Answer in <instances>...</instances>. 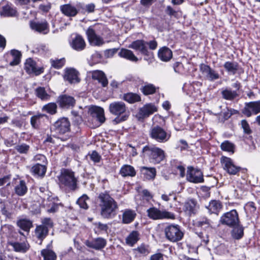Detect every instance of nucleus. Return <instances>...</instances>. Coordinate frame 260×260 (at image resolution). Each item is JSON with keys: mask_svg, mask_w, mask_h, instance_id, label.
<instances>
[{"mask_svg": "<svg viewBox=\"0 0 260 260\" xmlns=\"http://www.w3.org/2000/svg\"><path fill=\"white\" fill-rule=\"evenodd\" d=\"M98 202L102 217L112 219L117 215L118 203L108 192L100 193L98 197Z\"/></svg>", "mask_w": 260, "mask_h": 260, "instance_id": "nucleus-1", "label": "nucleus"}, {"mask_svg": "<svg viewBox=\"0 0 260 260\" xmlns=\"http://www.w3.org/2000/svg\"><path fill=\"white\" fill-rule=\"evenodd\" d=\"M108 109L110 114L115 116L113 121L116 124L126 121L130 115L128 107L122 101L111 103Z\"/></svg>", "mask_w": 260, "mask_h": 260, "instance_id": "nucleus-2", "label": "nucleus"}, {"mask_svg": "<svg viewBox=\"0 0 260 260\" xmlns=\"http://www.w3.org/2000/svg\"><path fill=\"white\" fill-rule=\"evenodd\" d=\"M144 157L147 158L153 164H159L165 158L164 151L159 147L154 146L146 145L142 149Z\"/></svg>", "mask_w": 260, "mask_h": 260, "instance_id": "nucleus-3", "label": "nucleus"}, {"mask_svg": "<svg viewBox=\"0 0 260 260\" xmlns=\"http://www.w3.org/2000/svg\"><path fill=\"white\" fill-rule=\"evenodd\" d=\"M60 184L70 190L74 191L77 188V178L71 170L64 169L59 177Z\"/></svg>", "mask_w": 260, "mask_h": 260, "instance_id": "nucleus-4", "label": "nucleus"}, {"mask_svg": "<svg viewBox=\"0 0 260 260\" xmlns=\"http://www.w3.org/2000/svg\"><path fill=\"white\" fill-rule=\"evenodd\" d=\"M164 234L167 240L171 242H177L182 239L184 233L178 224H171L164 228Z\"/></svg>", "mask_w": 260, "mask_h": 260, "instance_id": "nucleus-5", "label": "nucleus"}, {"mask_svg": "<svg viewBox=\"0 0 260 260\" xmlns=\"http://www.w3.org/2000/svg\"><path fill=\"white\" fill-rule=\"evenodd\" d=\"M148 217L152 220H161L164 219H174V213L163 209L160 210L155 207H152L147 210Z\"/></svg>", "mask_w": 260, "mask_h": 260, "instance_id": "nucleus-6", "label": "nucleus"}, {"mask_svg": "<svg viewBox=\"0 0 260 260\" xmlns=\"http://www.w3.org/2000/svg\"><path fill=\"white\" fill-rule=\"evenodd\" d=\"M239 214L235 209L224 213L220 217L219 223L228 227L236 225L240 222Z\"/></svg>", "mask_w": 260, "mask_h": 260, "instance_id": "nucleus-7", "label": "nucleus"}, {"mask_svg": "<svg viewBox=\"0 0 260 260\" xmlns=\"http://www.w3.org/2000/svg\"><path fill=\"white\" fill-rule=\"evenodd\" d=\"M149 135L151 139L159 143H165L171 137V134L168 133L162 127L159 125L152 127L150 130Z\"/></svg>", "mask_w": 260, "mask_h": 260, "instance_id": "nucleus-8", "label": "nucleus"}, {"mask_svg": "<svg viewBox=\"0 0 260 260\" xmlns=\"http://www.w3.org/2000/svg\"><path fill=\"white\" fill-rule=\"evenodd\" d=\"M52 128L56 133L62 135L70 131V122L67 118L62 117L54 122Z\"/></svg>", "mask_w": 260, "mask_h": 260, "instance_id": "nucleus-9", "label": "nucleus"}, {"mask_svg": "<svg viewBox=\"0 0 260 260\" xmlns=\"http://www.w3.org/2000/svg\"><path fill=\"white\" fill-rule=\"evenodd\" d=\"M221 163L223 169L230 175H237L241 170V168L235 165L233 160L229 157L222 156L221 158Z\"/></svg>", "mask_w": 260, "mask_h": 260, "instance_id": "nucleus-10", "label": "nucleus"}, {"mask_svg": "<svg viewBox=\"0 0 260 260\" xmlns=\"http://www.w3.org/2000/svg\"><path fill=\"white\" fill-rule=\"evenodd\" d=\"M186 179L190 182L195 183H201L204 181L203 175L201 171L195 169L192 166L187 167Z\"/></svg>", "mask_w": 260, "mask_h": 260, "instance_id": "nucleus-11", "label": "nucleus"}, {"mask_svg": "<svg viewBox=\"0 0 260 260\" xmlns=\"http://www.w3.org/2000/svg\"><path fill=\"white\" fill-rule=\"evenodd\" d=\"M260 113V100L245 103L242 113L248 117Z\"/></svg>", "mask_w": 260, "mask_h": 260, "instance_id": "nucleus-12", "label": "nucleus"}, {"mask_svg": "<svg viewBox=\"0 0 260 260\" xmlns=\"http://www.w3.org/2000/svg\"><path fill=\"white\" fill-rule=\"evenodd\" d=\"M200 70L206 79L210 81H213L219 78L218 73L212 69L209 66L202 63L200 66Z\"/></svg>", "mask_w": 260, "mask_h": 260, "instance_id": "nucleus-13", "label": "nucleus"}, {"mask_svg": "<svg viewBox=\"0 0 260 260\" xmlns=\"http://www.w3.org/2000/svg\"><path fill=\"white\" fill-rule=\"evenodd\" d=\"M157 111V108L154 104H147L139 109L137 117L139 120L143 119L148 117Z\"/></svg>", "mask_w": 260, "mask_h": 260, "instance_id": "nucleus-14", "label": "nucleus"}, {"mask_svg": "<svg viewBox=\"0 0 260 260\" xmlns=\"http://www.w3.org/2000/svg\"><path fill=\"white\" fill-rule=\"evenodd\" d=\"M57 103L61 108L70 109L75 106L76 100L74 97L66 94H63L60 95L58 97Z\"/></svg>", "mask_w": 260, "mask_h": 260, "instance_id": "nucleus-15", "label": "nucleus"}, {"mask_svg": "<svg viewBox=\"0 0 260 260\" xmlns=\"http://www.w3.org/2000/svg\"><path fill=\"white\" fill-rule=\"evenodd\" d=\"M24 69L28 74H34L38 76L44 72L43 67H37L35 61L32 58H29L26 60L24 64Z\"/></svg>", "mask_w": 260, "mask_h": 260, "instance_id": "nucleus-16", "label": "nucleus"}, {"mask_svg": "<svg viewBox=\"0 0 260 260\" xmlns=\"http://www.w3.org/2000/svg\"><path fill=\"white\" fill-rule=\"evenodd\" d=\"M30 28L36 31L43 35L49 32V25L46 20L38 21H31L29 22Z\"/></svg>", "mask_w": 260, "mask_h": 260, "instance_id": "nucleus-17", "label": "nucleus"}, {"mask_svg": "<svg viewBox=\"0 0 260 260\" xmlns=\"http://www.w3.org/2000/svg\"><path fill=\"white\" fill-rule=\"evenodd\" d=\"M70 45L72 48L77 51L84 50L86 47L85 42L83 37L78 34L72 35L70 41Z\"/></svg>", "mask_w": 260, "mask_h": 260, "instance_id": "nucleus-18", "label": "nucleus"}, {"mask_svg": "<svg viewBox=\"0 0 260 260\" xmlns=\"http://www.w3.org/2000/svg\"><path fill=\"white\" fill-rule=\"evenodd\" d=\"M7 244L11 246L15 252L22 253H26L30 248L29 244L26 240L19 242L9 240L7 242Z\"/></svg>", "mask_w": 260, "mask_h": 260, "instance_id": "nucleus-19", "label": "nucleus"}, {"mask_svg": "<svg viewBox=\"0 0 260 260\" xmlns=\"http://www.w3.org/2000/svg\"><path fill=\"white\" fill-rule=\"evenodd\" d=\"M86 34L89 42L94 46H100L104 43V40L102 37L97 35L91 26L88 28Z\"/></svg>", "mask_w": 260, "mask_h": 260, "instance_id": "nucleus-20", "label": "nucleus"}, {"mask_svg": "<svg viewBox=\"0 0 260 260\" xmlns=\"http://www.w3.org/2000/svg\"><path fill=\"white\" fill-rule=\"evenodd\" d=\"M78 72L73 68L66 69L64 70L63 79L70 84L79 83L80 81L78 77Z\"/></svg>", "mask_w": 260, "mask_h": 260, "instance_id": "nucleus-21", "label": "nucleus"}, {"mask_svg": "<svg viewBox=\"0 0 260 260\" xmlns=\"http://www.w3.org/2000/svg\"><path fill=\"white\" fill-rule=\"evenodd\" d=\"M84 243L88 247L99 250L106 246L107 241L103 238H97L92 240H86Z\"/></svg>", "mask_w": 260, "mask_h": 260, "instance_id": "nucleus-22", "label": "nucleus"}, {"mask_svg": "<svg viewBox=\"0 0 260 260\" xmlns=\"http://www.w3.org/2000/svg\"><path fill=\"white\" fill-rule=\"evenodd\" d=\"M89 113L91 117L96 119L100 124L105 122V117L103 108L98 106H93L89 109Z\"/></svg>", "mask_w": 260, "mask_h": 260, "instance_id": "nucleus-23", "label": "nucleus"}, {"mask_svg": "<svg viewBox=\"0 0 260 260\" xmlns=\"http://www.w3.org/2000/svg\"><path fill=\"white\" fill-rule=\"evenodd\" d=\"M222 204L219 200H211L205 208L208 210L209 214H215L218 215L222 208Z\"/></svg>", "mask_w": 260, "mask_h": 260, "instance_id": "nucleus-24", "label": "nucleus"}, {"mask_svg": "<svg viewBox=\"0 0 260 260\" xmlns=\"http://www.w3.org/2000/svg\"><path fill=\"white\" fill-rule=\"evenodd\" d=\"M49 229L44 225H37L35 230V235L39 241V244L41 245L44 239L48 236Z\"/></svg>", "mask_w": 260, "mask_h": 260, "instance_id": "nucleus-25", "label": "nucleus"}, {"mask_svg": "<svg viewBox=\"0 0 260 260\" xmlns=\"http://www.w3.org/2000/svg\"><path fill=\"white\" fill-rule=\"evenodd\" d=\"M60 10L62 14L68 17H74L78 13L77 8L69 4L60 6Z\"/></svg>", "mask_w": 260, "mask_h": 260, "instance_id": "nucleus-26", "label": "nucleus"}, {"mask_svg": "<svg viewBox=\"0 0 260 260\" xmlns=\"http://www.w3.org/2000/svg\"><path fill=\"white\" fill-rule=\"evenodd\" d=\"M137 216L135 210L130 209H125L122 215V222L124 224H129L132 222Z\"/></svg>", "mask_w": 260, "mask_h": 260, "instance_id": "nucleus-27", "label": "nucleus"}, {"mask_svg": "<svg viewBox=\"0 0 260 260\" xmlns=\"http://www.w3.org/2000/svg\"><path fill=\"white\" fill-rule=\"evenodd\" d=\"M92 78L96 80L101 83L103 87H105L108 85V81L105 74L102 71L96 70L92 72Z\"/></svg>", "mask_w": 260, "mask_h": 260, "instance_id": "nucleus-28", "label": "nucleus"}, {"mask_svg": "<svg viewBox=\"0 0 260 260\" xmlns=\"http://www.w3.org/2000/svg\"><path fill=\"white\" fill-rule=\"evenodd\" d=\"M183 209L185 212L189 216L195 214L197 212V202L193 199L187 200L184 203Z\"/></svg>", "mask_w": 260, "mask_h": 260, "instance_id": "nucleus-29", "label": "nucleus"}, {"mask_svg": "<svg viewBox=\"0 0 260 260\" xmlns=\"http://www.w3.org/2000/svg\"><path fill=\"white\" fill-rule=\"evenodd\" d=\"M0 13L1 16L4 17H15L17 15L16 9L12 4H7L3 6Z\"/></svg>", "mask_w": 260, "mask_h": 260, "instance_id": "nucleus-30", "label": "nucleus"}, {"mask_svg": "<svg viewBox=\"0 0 260 260\" xmlns=\"http://www.w3.org/2000/svg\"><path fill=\"white\" fill-rule=\"evenodd\" d=\"M158 56L161 60L168 61L172 58V51L167 47H162L158 51Z\"/></svg>", "mask_w": 260, "mask_h": 260, "instance_id": "nucleus-31", "label": "nucleus"}, {"mask_svg": "<svg viewBox=\"0 0 260 260\" xmlns=\"http://www.w3.org/2000/svg\"><path fill=\"white\" fill-rule=\"evenodd\" d=\"M230 228H232L231 234L233 238L239 240L243 237L244 228L241 224L240 222L237 223L236 225L231 226Z\"/></svg>", "mask_w": 260, "mask_h": 260, "instance_id": "nucleus-32", "label": "nucleus"}, {"mask_svg": "<svg viewBox=\"0 0 260 260\" xmlns=\"http://www.w3.org/2000/svg\"><path fill=\"white\" fill-rule=\"evenodd\" d=\"M222 98L226 100L233 101L239 96L237 90H232L229 87L222 88L221 91Z\"/></svg>", "mask_w": 260, "mask_h": 260, "instance_id": "nucleus-33", "label": "nucleus"}, {"mask_svg": "<svg viewBox=\"0 0 260 260\" xmlns=\"http://www.w3.org/2000/svg\"><path fill=\"white\" fill-rule=\"evenodd\" d=\"M46 165L45 164H41L39 162L37 163L31 167L30 171L35 176L43 177L46 172Z\"/></svg>", "mask_w": 260, "mask_h": 260, "instance_id": "nucleus-34", "label": "nucleus"}, {"mask_svg": "<svg viewBox=\"0 0 260 260\" xmlns=\"http://www.w3.org/2000/svg\"><path fill=\"white\" fill-rule=\"evenodd\" d=\"M14 190L15 193L18 196H24L27 192L28 188L26 182L23 180H20L14 186Z\"/></svg>", "mask_w": 260, "mask_h": 260, "instance_id": "nucleus-35", "label": "nucleus"}, {"mask_svg": "<svg viewBox=\"0 0 260 260\" xmlns=\"http://www.w3.org/2000/svg\"><path fill=\"white\" fill-rule=\"evenodd\" d=\"M118 55L120 57L131 61L137 62L138 60V58L135 55L133 51L127 49L122 48L119 52Z\"/></svg>", "mask_w": 260, "mask_h": 260, "instance_id": "nucleus-36", "label": "nucleus"}, {"mask_svg": "<svg viewBox=\"0 0 260 260\" xmlns=\"http://www.w3.org/2000/svg\"><path fill=\"white\" fill-rule=\"evenodd\" d=\"M119 174L124 177L127 176L134 177L136 174V172L133 166L124 165L121 167Z\"/></svg>", "mask_w": 260, "mask_h": 260, "instance_id": "nucleus-37", "label": "nucleus"}, {"mask_svg": "<svg viewBox=\"0 0 260 260\" xmlns=\"http://www.w3.org/2000/svg\"><path fill=\"white\" fill-rule=\"evenodd\" d=\"M140 233L137 231H133L126 238L125 242L129 246H133L140 239Z\"/></svg>", "mask_w": 260, "mask_h": 260, "instance_id": "nucleus-38", "label": "nucleus"}, {"mask_svg": "<svg viewBox=\"0 0 260 260\" xmlns=\"http://www.w3.org/2000/svg\"><path fill=\"white\" fill-rule=\"evenodd\" d=\"M122 99L129 104L139 102L141 100V96L139 94L133 92L124 93L123 95Z\"/></svg>", "mask_w": 260, "mask_h": 260, "instance_id": "nucleus-39", "label": "nucleus"}, {"mask_svg": "<svg viewBox=\"0 0 260 260\" xmlns=\"http://www.w3.org/2000/svg\"><path fill=\"white\" fill-rule=\"evenodd\" d=\"M41 254L43 257V260H56V254L51 249L48 248L43 249L41 251Z\"/></svg>", "mask_w": 260, "mask_h": 260, "instance_id": "nucleus-40", "label": "nucleus"}, {"mask_svg": "<svg viewBox=\"0 0 260 260\" xmlns=\"http://www.w3.org/2000/svg\"><path fill=\"white\" fill-rule=\"evenodd\" d=\"M225 70L232 75H235L238 70L239 64L235 61H226L223 64Z\"/></svg>", "mask_w": 260, "mask_h": 260, "instance_id": "nucleus-41", "label": "nucleus"}, {"mask_svg": "<svg viewBox=\"0 0 260 260\" xmlns=\"http://www.w3.org/2000/svg\"><path fill=\"white\" fill-rule=\"evenodd\" d=\"M140 171L147 179H153L156 176V172L154 168L142 167L141 168Z\"/></svg>", "mask_w": 260, "mask_h": 260, "instance_id": "nucleus-42", "label": "nucleus"}, {"mask_svg": "<svg viewBox=\"0 0 260 260\" xmlns=\"http://www.w3.org/2000/svg\"><path fill=\"white\" fill-rule=\"evenodd\" d=\"M17 224L21 229L28 232L32 226V221L27 219L19 220L17 222Z\"/></svg>", "mask_w": 260, "mask_h": 260, "instance_id": "nucleus-43", "label": "nucleus"}, {"mask_svg": "<svg viewBox=\"0 0 260 260\" xmlns=\"http://www.w3.org/2000/svg\"><path fill=\"white\" fill-rule=\"evenodd\" d=\"M35 94L36 96L43 101L48 100L50 96L47 93L44 87H39L35 89Z\"/></svg>", "mask_w": 260, "mask_h": 260, "instance_id": "nucleus-44", "label": "nucleus"}, {"mask_svg": "<svg viewBox=\"0 0 260 260\" xmlns=\"http://www.w3.org/2000/svg\"><path fill=\"white\" fill-rule=\"evenodd\" d=\"M45 116L44 114H38L32 116L30 118V124L31 126L35 128L38 129L41 123V119Z\"/></svg>", "mask_w": 260, "mask_h": 260, "instance_id": "nucleus-45", "label": "nucleus"}, {"mask_svg": "<svg viewBox=\"0 0 260 260\" xmlns=\"http://www.w3.org/2000/svg\"><path fill=\"white\" fill-rule=\"evenodd\" d=\"M136 254L139 256H146L149 253L148 247L144 244H142L137 248L134 249Z\"/></svg>", "mask_w": 260, "mask_h": 260, "instance_id": "nucleus-46", "label": "nucleus"}, {"mask_svg": "<svg viewBox=\"0 0 260 260\" xmlns=\"http://www.w3.org/2000/svg\"><path fill=\"white\" fill-rule=\"evenodd\" d=\"M221 149L224 151L234 153L235 146L229 141H224L220 145Z\"/></svg>", "mask_w": 260, "mask_h": 260, "instance_id": "nucleus-47", "label": "nucleus"}, {"mask_svg": "<svg viewBox=\"0 0 260 260\" xmlns=\"http://www.w3.org/2000/svg\"><path fill=\"white\" fill-rule=\"evenodd\" d=\"M89 200V198L86 194H83L80 197L77 201V203L81 208L84 209H87L88 208V205L87 203V201Z\"/></svg>", "mask_w": 260, "mask_h": 260, "instance_id": "nucleus-48", "label": "nucleus"}, {"mask_svg": "<svg viewBox=\"0 0 260 260\" xmlns=\"http://www.w3.org/2000/svg\"><path fill=\"white\" fill-rule=\"evenodd\" d=\"M141 89L142 92L145 95L152 94L156 91V87L151 84L145 85Z\"/></svg>", "mask_w": 260, "mask_h": 260, "instance_id": "nucleus-49", "label": "nucleus"}, {"mask_svg": "<svg viewBox=\"0 0 260 260\" xmlns=\"http://www.w3.org/2000/svg\"><path fill=\"white\" fill-rule=\"evenodd\" d=\"M42 109L50 114H54L56 113L57 105L54 103H50L44 105Z\"/></svg>", "mask_w": 260, "mask_h": 260, "instance_id": "nucleus-50", "label": "nucleus"}, {"mask_svg": "<svg viewBox=\"0 0 260 260\" xmlns=\"http://www.w3.org/2000/svg\"><path fill=\"white\" fill-rule=\"evenodd\" d=\"M29 148L30 146L25 143H21L15 147V150L20 154H27Z\"/></svg>", "mask_w": 260, "mask_h": 260, "instance_id": "nucleus-51", "label": "nucleus"}, {"mask_svg": "<svg viewBox=\"0 0 260 260\" xmlns=\"http://www.w3.org/2000/svg\"><path fill=\"white\" fill-rule=\"evenodd\" d=\"M65 62L66 60L64 58L51 60V66L57 69L62 68L64 65Z\"/></svg>", "mask_w": 260, "mask_h": 260, "instance_id": "nucleus-52", "label": "nucleus"}, {"mask_svg": "<svg viewBox=\"0 0 260 260\" xmlns=\"http://www.w3.org/2000/svg\"><path fill=\"white\" fill-rule=\"evenodd\" d=\"M210 225V220L206 217L201 218L196 222V225L199 227L207 228Z\"/></svg>", "mask_w": 260, "mask_h": 260, "instance_id": "nucleus-53", "label": "nucleus"}, {"mask_svg": "<svg viewBox=\"0 0 260 260\" xmlns=\"http://www.w3.org/2000/svg\"><path fill=\"white\" fill-rule=\"evenodd\" d=\"M165 12L166 14L170 17H174L175 18H178V11L174 10L171 6H167Z\"/></svg>", "mask_w": 260, "mask_h": 260, "instance_id": "nucleus-54", "label": "nucleus"}, {"mask_svg": "<svg viewBox=\"0 0 260 260\" xmlns=\"http://www.w3.org/2000/svg\"><path fill=\"white\" fill-rule=\"evenodd\" d=\"M241 127L243 129L244 134L247 135H250L252 133V130L251 129L249 124L245 119L242 120L241 121Z\"/></svg>", "mask_w": 260, "mask_h": 260, "instance_id": "nucleus-55", "label": "nucleus"}, {"mask_svg": "<svg viewBox=\"0 0 260 260\" xmlns=\"http://www.w3.org/2000/svg\"><path fill=\"white\" fill-rule=\"evenodd\" d=\"M0 209L3 215L6 216L10 215V214L8 210L7 204L5 200L0 201Z\"/></svg>", "mask_w": 260, "mask_h": 260, "instance_id": "nucleus-56", "label": "nucleus"}, {"mask_svg": "<svg viewBox=\"0 0 260 260\" xmlns=\"http://www.w3.org/2000/svg\"><path fill=\"white\" fill-rule=\"evenodd\" d=\"M91 160L94 163H98L101 160V156L95 150L92 151L91 153L89 154Z\"/></svg>", "mask_w": 260, "mask_h": 260, "instance_id": "nucleus-57", "label": "nucleus"}, {"mask_svg": "<svg viewBox=\"0 0 260 260\" xmlns=\"http://www.w3.org/2000/svg\"><path fill=\"white\" fill-rule=\"evenodd\" d=\"M143 40H137L133 41L131 44L129 45L128 48L133 49L136 51H138L141 45L143 43Z\"/></svg>", "mask_w": 260, "mask_h": 260, "instance_id": "nucleus-58", "label": "nucleus"}, {"mask_svg": "<svg viewBox=\"0 0 260 260\" xmlns=\"http://www.w3.org/2000/svg\"><path fill=\"white\" fill-rule=\"evenodd\" d=\"M244 208L246 211H248L251 213H254L256 209L255 203L253 202L247 203L244 206Z\"/></svg>", "mask_w": 260, "mask_h": 260, "instance_id": "nucleus-59", "label": "nucleus"}, {"mask_svg": "<svg viewBox=\"0 0 260 260\" xmlns=\"http://www.w3.org/2000/svg\"><path fill=\"white\" fill-rule=\"evenodd\" d=\"M42 223L41 225H44L48 229L53 226V222L50 218L46 217L42 219Z\"/></svg>", "mask_w": 260, "mask_h": 260, "instance_id": "nucleus-60", "label": "nucleus"}, {"mask_svg": "<svg viewBox=\"0 0 260 260\" xmlns=\"http://www.w3.org/2000/svg\"><path fill=\"white\" fill-rule=\"evenodd\" d=\"M11 176L10 175H6L2 178H0V186L6 184V186H9L10 185V180Z\"/></svg>", "mask_w": 260, "mask_h": 260, "instance_id": "nucleus-61", "label": "nucleus"}, {"mask_svg": "<svg viewBox=\"0 0 260 260\" xmlns=\"http://www.w3.org/2000/svg\"><path fill=\"white\" fill-rule=\"evenodd\" d=\"M34 160L36 161L42 162V164H47V160L46 156L41 154H36L34 157Z\"/></svg>", "mask_w": 260, "mask_h": 260, "instance_id": "nucleus-62", "label": "nucleus"}, {"mask_svg": "<svg viewBox=\"0 0 260 260\" xmlns=\"http://www.w3.org/2000/svg\"><path fill=\"white\" fill-rule=\"evenodd\" d=\"M10 194L9 186H6L0 188V194L3 197L8 198Z\"/></svg>", "mask_w": 260, "mask_h": 260, "instance_id": "nucleus-63", "label": "nucleus"}, {"mask_svg": "<svg viewBox=\"0 0 260 260\" xmlns=\"http://www.w3.org/2000/svg\"><path fill=\"white\" fill-rule=\"evenodd\" d=\"M118 51L117 48H112L105 50V56L106 57L110 58L112 57Z\"/></svg>", "mask_w": 260, "mask_h": 260, "instance_id": "nucleus-64", "label": "nucleus"}]
</instances>
